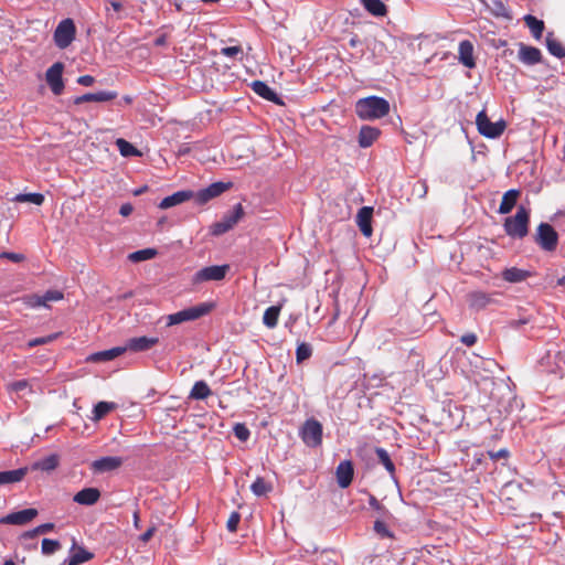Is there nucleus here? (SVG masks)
Returning a JSON list of instances; mask_svg holds the SVG:
<instances>
[{"label": "nucleus", "instance_id": "7c9ffc66", "mask_svg": "<svg viewBox=\"0 0 565 565\" xmlns=\"http://www.w3.org/2000/svg\"><path fill=\"white\" fill-rule=\"evenodd\" d=\"M364 9L374 17H384L387 13V7L382 0H361Z\"/></svg>", "mask_w": 565, "mask_h": 565}, {"label": "nucleus", "instance_id": "c03bdc74", "mask_svg": "<svg viewBox=\"0 0 565 565\" xmlns=\"http://www.w3.org/2000/svg\"><path fill=\"white\" fill-rule=\"evenodd\" d=\"M311 354H312V349L308 343L302 342V343L298 344V347L296 349L297 363H301L305 360H308L311 356Z\"/></svg>", "mask_w": 565, "mask_h": 565}, {"label": "nucleus", "instance_id": "c756f323", "mask_svg": "<svg viewBox=\"0 0 565 565\" xmlns=\"http://www.w3.org/2000/svg\"><path fill=\"white\" fill-rule=\"evenodd\" d=\"M28 472L26 468H19L15 470L0 471V486L15 483L21 481Z\"/></svg>", "mask_w": 565, "mask_h": 565}, {"label": "nucleus", "instance_id": "5701e85b", "mask_svg": "<svg viewBox=\"0 0 565 565\" xmlns=\"http://www.w3.org/2000/svg\"><path fill=\"white\" fill-rule=\"evenodd\" d=\"M381 130L372 126H362L359 132V146L361 148L371 147L380 137Z\"/></svg>", "mask_w": 565, "mask_h": 565}, {"label": "nucleus", "instance_id": "a18cd8bd", "mask_svg": "<svg viewBox=\"0 0 565 565\" xmlns=\"http://www.w3.org/2000/svg\"><path fill=\"white\" fill-rule=\"evenodd\" d=\"M369 504L374 509L381 518H391V512L374 497L370 495Z\"/></svg>", "mask_w": 565, "mask_h": 565}, {"label": "nucleus", "instance_id": "cd10ccee", "mask_svg": "<svg viewBox=\"0 0 565 565\" xmlns=\"http://www.w3.org/2000/svg\"><path fill=\"white\" fill-rule=\"evenodd\" d=\"M126 351V348L122 347H116L109 350L95 352L87 356V362L93 363H99V362H106L111 361L116 359L117 356L121 355Z\"/></svg>", "mask_w": 565, "mask_h": 565}, {"label": "nucleus", "instance_id": "412c9836", "mask_svg": "<svg viewBox=\"0 0 565 565\" xmlns=\"http://www.w3.org/2000/svg\"><path fill=\"white\" fill-rule=\"evenodd\" d=\"M372 215H373V209L370 206L361 207L356 215V221H358L360 231L366 237H370L373 232L372 224H371Z\"/></svg>", "mask_w": 565, "mask_h": 565}, {"label": "nucleus", "instance_id": "2eb2a0df", "mask_svg": "<svg viewBox=\"0 0 565 565\" xmlns=\"http://www.w3.org/2000/svg\"><path fill=\"white\" fill-rule=\"evenodd\" d=\"M354 468L351 460L341 461L335 469L337 482L340 488H348L353 480Z\"/></svg>", "mask_w": 565, "mask_h": 565}, {"label": "nucleus", "instance_id": "72a5a7b5", "mask_svg": "<svg viewBox=\"0 0 565 565\" xmlns=\"http://www.w3.org/2000/svg\"><path fill=\"white\" fill-rule=\"evenodd\" d=\"M280 311V306H271L267 308L263 316V323L269 329L275 328L278 323Z\"/></svg>", "mask_w": 565, "mask_h": 565}, {"label": "nucleus", "instance_id": "473e14b6", "mask_svg": "<svg viewBox=\"0 0 565 565\" xmlns=\"http://www.w3.org/2000/svg\"><path fill=\"white\" fill-rule=\"evenodd\" d=\"M524 22L526 26L530 29L532 35L539 40L541 39L544 31V22L542 20L536 19L534 15L526 14L524 17Z\"/></svg>", "mask_w": 565, "mask_h": 565}, {"label": "nucleus", "instance_id": "2f4dec72", "mask_svg": "<svg viewBox=\"0 0 565 565\" xmlns=\"http://www.w3.org/2000/svg\"><path fill=\"white\" fill-rule=\"evenodd\" d=\"M212 394V391L210 386L206 384L205 381H198L192 386V390L189 394V398L191 399H205Z\"/></svg>", "mask_w": 565, "mask_h": 565}, {"label": "nucleus", "instance_id": "ddd939ff", "mask_svg": "<svg viewBox=\"0 0 565 565\" xmlns=\"http://www.w3.org/2000/svg\"><path fill=\"white\" fill-rule=\"evenodd\" d=\"M494 295L495 294H488L482 290H475L467 295V302L470 309L480 311L497 302L493 298Z\"/></svg>", "mask_w": 565, "mask_h": 565}, {"label": "nucleus", "instance_id": "4c0bfd02", "mask_svg": "<svg viewBox=\"0 0 565 565\" xmlns=\"http://www.w3.org/2000/svg\"><path fill=\"white\" fill-rule=\"evenodd\" d=\"M158 250L154 248H145L129 254L128 259L132 263H140L143 260L152 259L157 256Z\"/></svg>", "mask_w": 565, "mask_h": 565}, {"label": "nucleus", "instance_id": "774afa93", "mask_svg": "<svg viewBox=\"0 0 565 565\" xmlns=\"http://www.w3.org/2000/svg\"><path fill=\"white\" fill-rule=\"evenodd\" d=\"M556 284L565 289V276L558 278Z\"/></svg>", "mask_w": 565, "mask_h": 565}, {"label": "nucleus", "instance_id": "603ef678", "mask_svg": "<svg viewBox=\"0 0 565 565\" xmlns=\"http://www.w3.org/2000/svg\"><path fill=\"white\" fill-rule=\"evenodd\" d=\"M43 300H44V303L46 305L47 301H58V300H62L64 298V295L62 291H58V290H47L43 296H42Z\"/></svg>", "mask_w": 565, "mask_h": 565}, {"label": "nucleus", "instance_id": "338daca9", "mask_svg": "<svg viewBox=\"0 0 565 565\" xmlns=\"http://www.w3.org/2000/svg\"><path fill=\"white\" fill-rule=\"evenodd\" d=\"M134 525L136 527H139V512L138 511H135V513H134Z\"/></svg>", "mask_w": 565, "mask_h": 565}, {"label": "nucleus", "instance_id": "aec40b11", "mask_svg": "<svg viewBox=\"0 0 565 565\" xmlns=\"http://www.w3.org/2000/svg\"><path fill=\"white\" fill-rule=\"evenodd\" d=\"M122 459L120 457H102L92 462V469L95 472L113 471L121 467Z\"/></svg>", "mask_w": 565, "mask_h": 565}, {"label": "nucleus", "instance_id": "f704fd0d", "mask_svg": "<svg viewBox=\"0 0 565 565\" xmlns=\"http://www.w3.org/2000/svg\"><path fill=\"white\" fill-rule=\"evenodd\" d=\"M546 47L552 55L558 58L565 57V47L554 38L553 33H548L546 36Z\"/></svg>", "mask_w": 565, "mask_h": 565}, {"label": "nucleus", "instance_id": "e2e57ef3", "mask_svg": "<svg viewBox=\"0 0 565 565\" xmlns=\"http://www.w3.org/2000/svg\"><path fill=\"white\" fill-rule=\"evenodd\" d=\"M108 4L116 11L119 12L122 9L121 2L117 0H108Z\"/></svg>", "mask_w": 565, "mask_h": 565}, {"label": "nucleus", "instance_id": "052dcab7", "mask_svg": "<svg viewBox=\"0 0 565 565\" xmlns=\"http://www.w3.org/2000/svg\"><path fill=\"white\" fill-rule=\"evenodd\" d=\"M156 532V527L152 526V527H149L141 536H140V540L145 543H147L148 541H150V539L153 536Z\"/></svg>", "mask_w": 565, "mask_h": 565}, {"label": "nucleus", "instance_id": "9b49d317", "mask_svg": "<svg viewBox=\"0 0 565 565\" xmlns=\"http://www.w3.org/2000/svg\"><path fill=\"white\" fill-rule=\"evenodd\" d=\"M232 183L231 182H214L210 184L209 186L200 190L199 192L194 193V199L196 203L199 204H205L209 201H211L214 198L220 196L222 193L231 189Z\"/></svg>", "mask_w": 565, "mask_h": 565}, {"label": "nucleus", "instance_id": "c9c22d12", "mask_svg": "<svg viewBox=\"0 0 565 565\" xmlns=\"http://www.w3.org/2000/svg\"><path fill=\"white\" fill-rule=\"evenodd\" d=\"M116 408V404L111 402H99L95 405L92 419L95 422L104 418L108 413Z\"/></svg>", "mask_w": 565, "mask_h": 565}, {"label": "nucleus", "instance_id": "4d7b16f0", "mask_svg": "<svg viewBox=\"0 0 565 565\" xmlns=\"http://www.w3.org/2000/svg\"><path fill=\"white\" fill-rule=\"evenodd\" d=\"M77 83L83 86H92L95 83V78L92 75H82L77 78Z\"/></svg>", "mask_w": 565, "mask_h": 565}, {"label": "nucleus", "instance_id": "b1692460", "mask_svg": "<svg viewBox=\"0 0 565 565\" xmlns=\"http://www.w3.org/2000/svg\"><path fill=\"white\" fill-rule=\"evenodd\" d=\"M519 58L526 65H534L541 62L542 54L537 47L520 44Z\"/></svg>", "mask_w": 565, "mask_h": 565}, {"label": "nucleus", "instance_id": "69168bd1", "mask_svg": "<svg viewBox=\"0 0 565 565\" xmlns=\"http://www.w3.org/2000/svg\"><path fill=\"white\" fill-rule=\"evenodd\" d=\"M36 535H40L39 532H35V529L31 530V531H28L23 534V537L25 539H33L35 537Z\"/></svg>", "mask_w": 565, "mask_h": 565}, {"label": "nucleus", "instance_id": "de8ad7c7", "mask_svg": "<svg viewBox=\"0 0 565 565\" xmlns=\"http://www.w3.org/2000/svg\"><path fill=\"white\" fill-rule=\"evenodd\" d=\"M221 54L227 57L243 60V47L241 45L225 46L221 49Z\"/></svg>", "mask_w": 565, "mask_h": 565}, {"label": "nucleus", "instance_id": "7ed1b4c3", "mask_svg": "<svg viewBox=\"0 0 565 565\" xmlns=\"http://www.w3.org/2000/svg\"><path fill=\"white\" fill-rule=\"evenodd\" d=\"M214 302H201L196 306L185 308L175 313H171L167 317V326L180 324L186 321H193L200 319L203 316L209 315L215 308Z\"/></svg>", "mask_w": 565, "mask_h": 565}, {"label": "nucleus", "instance_id": "e433bc0d", "mask_svg": "<svg viewBox=\"0 0 565 565\" xmlns=\"http://www.w3.org/2000/svg\"><path fill=\"white\" fill-rule=\"evenodd\" d=\"M375 454L377 456L379 462L384 466V468L391 476H394L395 465L392 461L388 452L384 448L377 447L375 449Z\"/></svg>", "mask_w": 565, "mask_h": 565}, {"label": "nucleus", "instance_id": "dca6fc26", "mask_svg": "<svg viewBox=\"0 0 565 565\" xmlns=\"http://www.w3.org/2000/svg\"><path fill=\"white\" fill-rule=\"evenodd\" d=\"M158 342H159V339L156 337L142 335V337H136V338L128 339L126 342V345L124 348H126V350H129L132 352H143V351H148L151 348H153L154 345H157Z\"/></svg>", "mask_w": 565, "mask_h": 565}, {"label": "nucleus", "instance_id": "ea45409f", "mask_svg": "<svg viewBox=\"0 0 565 565\" xmlns=\"http://www.w3.org/2000/svg\"><path fill=\"white\" fill-rule=\"evenodd\" d=\"M271 484L266 482L262 477L256 478V480L250 486V490L257 497L267 494L271 491Z\"/></svg>", "mask_w": 565, "mask_h": 565}, {"label": "nucleus", "instance_id": "864d4df0", "mask_svg": "<svg viewBox=\"0 0 565 565\" xmlns=\"http://www.w3.org/2000/svg\"><path fill=\"white\" fill-rule=\"evenodd\" d=\"M0 258H6L13 263H21L22 260H24V255L19 253L3 252L0 253Z\"/></svg>", "mask_w": 565, "mask_h": 565}, {"label": "nucleus", "instance_id": "39448f33", "mask_svg": "<svg viewBox=\"0 0 565 565\" xmlns=\"http://www.w3.org/2000/svg\"><path fill=\"white\" fill-rule=\"evenodd\" d=\"M244 216V209L241 203H237L233 211L226 213L223 218L215 222L210 227V232L213 236H220L232 230Z\"/></svg>", "mask_w": 565, "mask_h": 565}, {"label": "nucleus", "instance_id": "a878e982", "mask_svg": "<svg viewBox=\"0 0 565 565\" xmlns=\"http://www.w3.org/2000/svg\"><path fill=\"white\" fill-rule=\"evenodd\" d=\"M99 498L100 491L97 488H84L74 495L73 500L82 505H93Z\"/></svg>", "mask_w": 565, "mask_h": 565}, {"label": "nucleus", "instance_id": "8fccbe9b", "mask_svg": "<svg viewBox=\"0 0 565 565\" xmlns=\"http://www.w3.org/2000/svg\"><path fill=\"white\" fill-rule=\"evenodd\" d=\"M57 337H58V333H53V334H50L46 337L35 338L28 342V347L34 348L36 345L46 344V343H50V342L54 341L55 339H57Z\"/></svg>", "mask_w": 565, "mask_h": 565}, {"label": "nucleus", "instance_id": "6e6d98bb", "mask_svg": "<svg viewBox=\"0 0 565 565\" xmlns=\"http://www.w3.org/2000/svg\"><path fill=\"white\" fill-rule=\"evenodd\" d=\"M460 341L467 347H472L477 342V335L475 333H466L460 338Z\"/></svg>", "mask_w": 565, "mask_h": 565}, {"label": "nucleus", "instance_id": "6e6552de", "mask_svg": "<svg viewBox=\"0 0 565 565\" xmlns=\"http://www.w3.org/2000/svg\"><path fill=\"white\" fill-rule=\"evenodd\" d=\"M323 428L320 422L315 418L307 419L300 428V437L308 446L316 448L322 444Z\"/></svg>", "mask_w": 565, "mask_h": 565}, {"label": "nucleus", "instance_id": "f3484780", "mask_svg": "<svg viewBox=\"0 0 565 565\" xmlns=\"http://www.w3.org/2000/svg\"><path fill=\"white\" fill-rule=\"evenodd\" d=\"M473 51V44L469 40H463L459 43L458 60L463 66L468 68L476 67Z\"/></svg>", "mask_w": 565, "mask_h": 565}, {"label": "nucleus", "instance_id": "37998d69", "mask_svg": "<svg viewBox=\"0 0 565 565\" xmlns=\"http://www.w3.org/2000/svg\"><path fill=\"white\" fill-rule=\"evenodd\" d=\"M15 201L18 202H30L35 205H41L44 202V195L41 193H25V194H18L15 198Z\"/></svg>", "mask_w": 565, "mask_h": 565}, {"label": "nucleus", "instance_id": "4be33fe9", "mask_svg": "<svg viewBox=\"0 0 565 565\" xmlns=\"http://www.w3.org/2000/svg\"><path fill=\"white\" fill-rule=\"evenodd\" d=\"M94 558V554L74 542L71 548V556L64 563L66 565H81Z\"/></svg>", "mask_w": 565, "mask_h": 565}, {"label": "nucleus", "instance_id": "423d86ee", "mask_svg": "<svg viewBox=\"0 0 565 565\" xmlns=\"http://www.w3.org/2000/svg\"><path fill=\"white\" fill-rule=\"evenodd\" d=\"M535 243L545 252H554L558 244V234L548 223H541L534 236Z\"/></svg>", "mask_w": 565, "mask_h": 565}, {"label": "nucleus", "instance_id": "09e8293b", "mask_svg": "<svg viewBox=\"0 0 565 565\" xmlns=\"http://www.w3.org/2000/svg\"><path fill=\"white\" fill-rule=\"evenodd\" d=\"M233 431L235 437L242 441H246L250 436L249 429L244 424L241 423L234 426Z\"/></svg>", "mask_w": 565, "mask_h": 565}, {"label": "nucleus", "instance_id": "13d9d810", "mask_svg": "<svg viewBox=\"0 0 565 565\" xmlns=\"http://www.w3.org/2000/svg\"><path fill=\"white\" fill-rule=\"evenodd\" d=\"M509 455L507 449H500L498 451H489V456L493 460H498L500 458H507Z\"/></svg>", "mask_w": 565, "mask_h": 565}, {"label": "nucleus", "instance_id": "3c124183", "mask_svg": "<svg viewBox=\"0 0 565 565\" xmlns=\"http://www.w3.org/2000/svg\"><path fill=\"white\" fill-rule=\"evenodd\" d=\"M239 521H241V514L236 511L232 512L226 522L227 530L232 533L236 532Z\"/></svg>", "mask_w": 565, "mask_h": 565}, {"label": "nucleus", "instance_id": "bb28decb", "mask_svg": "<svg viewBox=\"0 0 565 565\" xmlns=\"http://www.w3.org/2000/svg\"><path fill=\"white\" fill-rule=\"evenodd\" d=\"M532 276H533L532 271L525 270V269H521V268H518V267L505 268L501 273L502 279L508 281V282H511V284H516V282L524 281V280H526L527 278H530Z\"/></svg>", "mask_w": 565, "mask_h": 565}, {"label": "nucleus", "instance_id": "6ab92c4d", "mask_svg": "<svg viewBox=\"0 0 565 565\" xmlns=\"http://www.w3.org/2000/svg\"><path fill=\"white\" fill-rule=\"evenodd\" d=\"M193 196H194V192H192L190 190L178 191V192H174L173 194H171L169 196H166L159 203V207L161 210H167V209H170V207L175 206L178 204H181L183 202H186V201L193 199Z\"/></svg>", "mask_w": 565, "mask_h": 565}, {"label": "nucleus", "instance_id": "20e7f679", "mask_svg": "<svg viewBox=\"0 0 565 565\" xmlns=\"http://www.w3.org/2000/svg\"><path fill=\"white\" fill-rule=\"evenodd\" d=\"M476 125L479 134L490 139L500 137L504 132V129L507 127L505 121L502 119L492 122L484 110L478 113L476 117Z\"/></svg>", "mask_w": 565, "mask_h": 565}, {"label": "nucleus", "instance_id": "c85d7f7f", "mask_svg": "<svg viewBox=\"0 0 565 565\" xmlns=\"http://www.w3.org/2000/svg\"><path fill=\"white\" fill-rule=\"evenodd\" d=\"M520 196V191L516 189H511L507 191L501 200L498 212L500 214H508L512 211V209L516 205L518 199Z\"/></svg>", "mask_w": 565, "mask_h": 565}, {"label": "nucleus", "instance_id": "1a4fd4ad", "mask_svg": "<svg viewBox=\"0 0 565 565\" xmlns=\"http://www.w3.org/2000/svg\"><path fill=\"white\" fill-rule=\"evenodd\" d=\"M76 28L70 18L62 20L54 31V42L57 47L66 49L75 39Z\"/></svg>", "mask_w": 565, "mask_h": 565}, {"label": "nucleus", "instance_id": "a211bd4d", "mask_svg": "<svg viewBox=\"0 0 565 565\" xmlns=\"http://www.w3.org/2000/svg\"><path fill=\"white\" fill-rule=\"evenodd\" d=\"M250 86L254 93L264 99L269 100L276 105H284L282 99L265 82L254 81Z\"/></svg>", "mask_w": 565, "mask_h": 565}, {"label": "nucleus", "instance_id": "0eeeda50", "mask_svg": "<svg viewBox=\"0 0 565 565\" xmlns=\"http://www.w3.org/2000/svg\"><path fill=\"white\" fill-rule=\"evenodd\" d=\"M228 270L230 266L227 264L206 266L192 276L191 282L192 285H200L206 281H221L225 278Z\"/></svg>", "mask_w": 565, "mask_h": 565}, {"label": "nucleus", "instance_id": "58836bf2", "mask_svg": "<svg viewBox=\"0 0 565 565\" xmlns=\"http://www.w3.org/2000/svg\"><path fill=\"white\" fill-rule=\"evenodd\" d=\"M116 146L122 157L140 156V151L122 138L116 140Z\"/></svg>", "mask_w": 565, "mask_h": 565}, {"label": "nucleus", "instance_id": "49530a36", "mask_svg": "<svg viewBox=\"0 0 565 565\" xmlns=\"http://www.w3.org/2000/svg\"><path fill=\"white\" fill-rule=\"evenodd\" d=\"M41 548L43 554L51 555L61 548V544L56 540L43 539Z\"/></svg>", "mask_w": 565, "mask_h": 565}, {"label": "nucleus", "instance_id": "680f3d73", "mask_svg": "<svg viewBox=\"0 0 565 565\" xmlns=\"http://www.w3.org/2000/svg\"><path fill=\"white\" fill-rule=\"evenodd\" d=\"M132 205L129 204V203H126V204H122L120 206V210H119V213L122 215V216H128L132 213Z\"/></svg>", "mask_w": 565, "mask_h": 565}, {"label": "nucleus", "instance_id": "f8f14e48", "mask_svg": "<svg viewBox=\"0 0 565 565\" xmlns=\"http://www.w3.org/2000/svg\"><path fill=\"white\" fill-rule=\"evenodd\" d=\"M39 512L34 508L9 513L0 518V524L25 525L38 516Z\"/></svg>", "mask_w": 565, "mask_h": 565}, {"label": "nucleus", "instance_id": "a19ab883", "mask_svg": "<svg viewBox=\"0 0 565 565\" xmlns=\"http://www.w3.org/2000/svg\"><path fill=\"white\" fill-rule=\"evenodd\" d=\"M58 466V457L56 455H50L42 460L38 461L35 467L42 471H52Z\"/></svg>", "mask_w": 565, "mask_h": 565}, {"label": "nucleus", "instance_id": "5fc2aeb1", "mask_svg": "<svg viewBox=\"0 0 565 565\" xmlns=\"http://www.w3.org/2000/svg\"><path fill=\"white\" fill-rule=\"evenodd\" d=\"M26 303L30 306V307H41V306H44L45 307V303H44V300L42 298V296H38V295H32V296H29L26 298Z\"/></svg>", "mask_w": 565, "mask_h": 565}, {"label": "nucleus", "instance_id": "393cba45", "mask_svg": "<svg viewBox=\"0 0 565 565\" xmlns=\"http://www.w3.org/2000/svg\"><path fill=\"white\" fill-rule=\"evenodd\" d=\"M117 97L116 92H97V93H87L82 96H78L74 99V104L79 105L83 103H104L113 100Z\"/></svg>", "mask_w": 565, "mask_h": 565}, {"label": "nucleus", "instance_id": "f03ea898", "mask_svg": "<svg viewBox=\"0 0 565 565\" xmlns=\"http://www.w3.org/2000/svg\"><path fill=\"white\" fill-rule=\"evenodd\" d=\"M530 211L520 205L514 216L504 220L503 228L508 236L522 239L529 233Z\"/></svg>", "mask_w": 565, "mask_h": 565}, {"label": "nucleus", "instance_id": "4468645a", "mask_svg": "<svg viewBox=\"0 0 565 565\" xmlns=\"http://www.w3.org/2000/svg\"><path fill=\"white\" fill-rule=\"evenodd\" d=\"M542 364L548 366L547 371L550 373L557 374L561 377L565 376V353L557 351L551 354L548 352L547 355L542 359Z\"/></svg>", "mask_w": 565, "mask_h": 565}, {"label": "nucleus", "instance_id": "0e129e2a", "mask_svg": "<svg viewBox=\"0 0 565 565\" xmlns=\"http://www.w3.org/2000/svg\"><path fill=\"white\" fill-rule=\"evenodd\" d=\"M28 386L26 381H18L13 383L12 387L14 391H22Z\"/></svg>", "mask_w": 565, "mask_h": 565}, {"label": "nucleus", "instance_id": "9d476101", "mask_svg": "<svg viewBox=\"0 0 565 565\" xmlns=\"http://www.w3.org/2000/svg\"><path fill=\"white\" fill-rule=\"evenodd\" d=\"M64 64L61 62L54 63L45 73V79L52 93L56 96L61 95L64 90L63 82Z\"/></svg>", "mask_w": 565, "mask_h": 565}, {"label": "nucleus", "instance_id": "f257e3e1", "mask_svg": "<svg viewBox=\"0 0 565 565\" xmlns=\"http://www.w3.org/2000/svg\"><path fill=\"white\" fill-rule=\"evenodd\" d=\"M356 116L362 120L381 119L388 115L390 103L379 96L360 98L354 106Z\"/></svg>", "mask_w": 565, "mask_h": 565}, {"label": "nucleus", "instance_id": "bf43d9fd", "mask_svg": "<svg viewBox=\"0 0 565 565\" xmlns=\"http://www.w3.org/2000/svg\"><path fill=\"white\" fill-rule=\"evenodd\" d=\"M54 529L53 523H44L35 527V532H39V534H45Z\"/></svg>", "mask_w": 565, "mask_h": 565}, {"label": "nucleus", "instance_id": "79ce46f5", "mask_svg": "<svg viewBox=\"0 0 565 565\" xmlns=\"http://www.w3.org/2000/svg\"><path fill=\"white\" fill-rule=\"evenodd\" d=\"M374 532L382 539H394L393 532L387 527L383 520L377 519L373 525Z\"/></svg>", "mask_w": 565, "mask_h": 565}]
</instances>
